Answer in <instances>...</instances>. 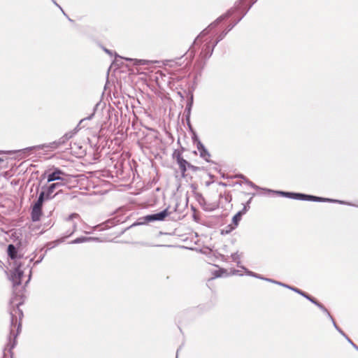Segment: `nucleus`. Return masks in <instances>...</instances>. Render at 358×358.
<instances>
[{"mask_svg": "<svg viewBox=\"0 0 358 358\" xmlns=\"http://www.w3.org/2000/svg\"><path fill=\"white\" fill-rule=\"evenodd\" d=\"M236 178H242L244 181V182H245L246 184L248 185V181H250L246 177H245L243 175H238L236 176Z\"/></svg>", "mask_w": 358, "mask_h": 358, "instance_id": "72a5a7b5", "label": "nucleus"}, {"mask_svg": "<svg viewBox=\"0 0 358 358\" xmlns=\"http://www.w3.org/2000/svg\"><path fill=\"white\" fill-rule=\"evenodd\" d=\"M79 217V215L77 213H72L66 219V221H71L73 218Z\"/></svg>", "mask_w": 358, "mask_h": 358, "instance_id": "7c9ffc66", "label": "nucleus"}, {"mask_svg": "<svg viewBox=\"0 0 358 358\" xmlns=\"http://www.w3.org/2000/svg\"><path fill=\"white\" fill-rule=\"evenodd\" d=\"M245 213H243L242 210L238 211L232 218V223L234 224V227H231V230L234 229L238 225L239 222L241 221L242 216Z\"/></svg>", "mask_w": 358, "mask_h": 358, "instance_id": "aec40b11", "label": "nucleus"}, {"mask_svg": "<svg viewBox=\"0 0 358 358\" xmlns=\"http://www.w3.org/2000/svg\"><path fill=\"white\" fill-rule=\"evenodd\" d=\"M243 268H244L247 273L248 275H251V276H253V277H257V274L255 273H253L252 271H248L247 268L243 267Z\"/></svg>", "mask_w": 358, "mask_h": 358, "instance_id": "473e14b6", "label": "nucleus"}, {"mask_svg": "<svg viewBox=\"0 0 358 358\" xmlns=\"http://www.w3.org/2000/svg\"><path fill=\"white\" fill-rule=\"evenodd\" d=\"M287 288H288V289H291V290H292V291H294V289H298V288H296V287H291V286H289H289H287Z\"/></svg>", "mask_w": 358, "mask_h": 358, "instance_id": "49530a36", "label": "nucleus"}, {"mask_svg": "<svg viewBox=\"0 0 358 358\" xmlns=\"http://www.w3.org/2000/svg\"><path fill=\"white\" fill-rule=\"evenodd\" d=\"M248 185L250 186L251 187L255 189H262L266 192H268L266 191L267 189L266 188H261L259 187V186L256 185L254 182H252V181H248Z\"/></svg>", "mask_w": 358, "mask_h": 358, "instance_id": "c85d7f7f", "label": "nucleus"}, {"mask_svg": "<svg viewBox=\"0 0 358 358\" xmlns=\"http://www.w3.org/2000/svg\"><path fill=\"white\" fill-rule=\"evenodd\" d=\"M178 352H179V349L177 350V355L178 354Z\"/></svg>", "mask_w": 358, "mask_h": 358, "instance_id": "13d9d810", "label": "nucleus"}, {"mask_svg": "<svg viewBox=\"0 0 358 358\" xmlns=\"http://www.w3.org/2000/svg\"><path fill=\"white\" fill-rule=\"evenodd\" d=\"M10 272V279L13 282V288L16 289L17 286L21 285V280L24 275L23 264L18 261L14 262V268Z\"/></svg>", "mask_w": 358, "mask_h": 358, "instance_id": "39448f33", "label": "nucleus"}, {"mask_svg": "<svg viewBox=\"0 0 358 358\" xmlns=\"http://www.w3.org/2000/svg\"><path fill=\"white\" fill-rule=\"evenodd\" d=\"M3 162V159L2 158H0V163Z\"/></svg>", "mask_w": 358, "mask_h": 358, "instance_id": "6e6d98bb", "label": "nucleus"}, {"mask_svg": "<svg viewBox=\"0 0 358 358\" xmlns=\"http://www.w3.org/2000/svg\"><path fill=\"white\" fill-rule=\"evenodd\" d=\"M266 191L268 193H273L278 195H280L284 197L296 199V200H301L305 201L306 198V194L303 193H295V192H283V191H275L272 189H266Z\"/></svg>", "mask_w": 358, "mask_h": 358, "instance_id": "6e6552de", "label": "nucleus"}, {"mask_svg": "<svg viewBox=\"0 0 358 358\" xmlns=\"http://www.w3.org/2000/svg\"><path fill=\"white\" fill-rule=\"evenodd\" d=\"M333 323L334 327L335 329L348 341L349 343L352 345V346L358 351V346L353 343V341L345 334V332L336 324V322L333 319V320H331Z\"/></svg>", "mask_w": 358, "mask_h": 358, "instance_id": "2eb2a0df", "label": "nucleus"}, {"mask_svg": "<svg viewBox=\"0 0 358 358\" xmlns=\"http://www.w3.org/2000/svg\"><path fill=\"white\" fill-rule=\"evenodd\" d=\"M252 197H251V198H250V199H249V200H248V201L244 204V206H243V209L241 210L243 211V213H246L249 210V209H250V203H251V201H252Z\"/></svg>", "mask_w": 358, "mask_h": 358, "instance_id": "bb28decb", "label": "nucleus"}, {"mask_svg": "<svg viewBox=\"0 0 358 358\" xmlns=\"http://www.w3.org/2000/svg\"><path fill=\"white\" fill-rule=\"evenodd\" d=\"M275 284H278V285H281V286H282V287H283V286H284V285H285L284 283L280 282H278V281H276Z\"/></svg>", "mask_w": 358, "mask_h": 358, "instance_id": "3c124183", "label": "nucleus"}, {"mask_svg": "<svg viewBox=\"0 0 358 358\" xmlns=\"http://www.w3.org/2000/svg\"><path fill=\"white\" fill-rule=\"evenodd\" d=\"M76 227H77V224L73 222V230L71 232H69L65 237L62 238L61 239L58 240L57 241L63 242L64 241L65 238L71 236L76 231Z\"/></svg>", "mask_w": 358, "mask_h": 358, "instance_id": "393cba45", "label": "nucleus"}, {"mask_svg": "<svg viewBox=\"0 0 358 358\" xmlns=\"http://www.w3.org/2000/svg\"><path fill=\"white\" fill-rule=\"evenodd\" d=\"M136 64H144V63H143V62H142V61H141V60H137V59H136Z\"/></svg>", "mask_w": 358, "mask_h": 358, "instance_id": "de8ad7c7", "label": "nucleus"}, {"mask_svg": "<svg viewBox=\"0 0 358 358\" xmlns=\"http://www.w3.org/2000/svg\"><path fill=\"white\" fill-rule=\"evenodd\" d=\"M46 175H47V182H53L55 180L64 181L66 180L65 176H67L64 171H62V170H60L58 168H55L53 171L51 173H48V172L45 171L42 175V177L45 178Z\"/></svg>", "mask_w": 358, "mask_h": 358, "instance_id": "423d86ee", "label": "nucleus"}, {"mask_svg": "<svg viewBox=\"0 0 358 358\" xmlns=\"http://www.w3.org/2000/svg\"><path fill=\"white\" fill-rule=\"evenodd\" d=\"M22 303V295L14 293L10 300V334L8 338V343L6 348L9 352L15 348L16 345V338L21 331V320L23 317V312L20 309V306Z\"/></svg>", "mask_w": 358, "mask_h": 358, "instance_id": "f257e3e1", "label": "nucleus"}, {"mask_svg": "<svg viewBox=\"0 0 358 358\" xmlns=\"http://www.w3.org/2000/svg\"><path fill=\"white\" fill-rule=\"evenodd\" d=\"M32 261H33V259H32V258H31V259H29V263H31Z\"/></svg>", "mask_w": 358, "mask_h": 358, "instance_id": "4d7b16f0", "label": "nucleus"}, {"mask_svg": "<svg viewBox=\"0 0 358 358\" xmlns=\"http://www.w3.org/2000/svg\"><path fill=\"white\" fill-rule=\"evenodd\" d=\"M275 284H278V285H281V286H282V287H283V286H284V285H285L284 283L280 282H278V281H276Z\"/></svg>", "mask_w": 358, "mask_h": 358, "instance_id": "8fccbe9b", "label": "nucleus"}, {"mask_svg": "<svg viewBox=\"0 0 358 358\" xmlns=\"http://www.w3.org/2000/svg\"><path fill=\"white\" fill-rule=\"evenodd\" d=\"M231 257L232 259V261L236 262L238 266H240L239 264L241 263V261H240L241 255H239L238 252H236L231 254Z\"/></svg>", "mask_w": 358, "mask_h": 358, "instance_id": "b1692460", "label": "nucleus"}, {"mask_svg": "<svg viewBox=\"0 0 358 358\" xmlns=\"http://www.w3.org/2000/svg\"><path fill=\"white\" fill-rule=\"evenodd\" d=\"M7 252L8 257L11 259L14 260V262L17 261V258L19 257L17 256V249L14 245L9 244L8 245Z\"/></svg>", "mask_w": 358, "mask_h": 358, "instance_id": "dca6fc26", "label": "nucleus"}, {"mask_svg": "<svg viewBox=\"0 0 358 358\" xmlns=\"http://www.w3.org/2000/svg\"><path fill=\"white\" fill-rule=\"evenodd\" d=\"M243 1L244 0H240L238 4L236 5L235 8L229 9L226 13L220 16L213 22L209 24L207 28L203 29L194 40L193 46L196 45L199 43L200 38L204 36H206L210 32V31L215 28L219 23L231 17L235 12L240 10L241 9V4Z\"/></svg>", "mask_w": 358, "mask_h": 358, "instance_id": "f03ea898", "label": "nucleus"}, {"mask_svg": "<svg viewBox=\"0 0 358 358\" xmlns=\"http://www.w3.org/2000/svg\"><path fill=\"white\" fill-rule=\"evenodd\" d=\"M171 212L169 211V207L159 213L147 215L138 220L137 224H144L155 221H163L166 217L170 215Z\"/></svg>", "mask_w": 358, "mask_h": 358, "instance_id": "20e7f679", "label": "nucleus"}, {"mask_svg": "<svg viewBox=\"0 0 358 358\" xmlns=\"http://www.w3.org/2000/svg\"><path fill=\"white\" fill-rule=\"evenodd\" d=\"M43 257H44V255H42L41 257H40V258L34 262V264H39L43 260Z\"/></svg>", "mask_w": 358, "mask_h": 358, "instance_id": "4c0bfd02", "label": "nucleus"}, {"mask_svg": "<svg viewBox=\"0 0 358 358\" xmlns=\"http://www.w3.org/2000/svg\"><path fill=\"white\" fill-rule=\"evenodd\" d=\"M117 57H120V59H124L128 60V61H131L132 60V59H129V58H123V57H120V56H119L118 55L116 54L115 55V59H117Z\"/></svg>", "mask_w": 358, "mask_h": 358, "instance_id": "a19ab883", "label": "nucleus"}, {"mask_svg": "<svg viewBox=\"0 0 358 358\" xmlns=\"http://www.w3.org/2000/svg\"><path fill=\"white\" fill-rule=\"evenodd\" d=\"M196 148L199 152L200 157L203 159L207 162H211L210 159L211 155L202 143H198Z\"/></svg>", "mask_w": 358, "mask_h": 358, "instance_id": "f8f14e48", "label": "nucleus"}, {"mask_svg": "<svg viewBox=\"0 0 358 358\" xmlns=\"http://www.w3.org/2000/svg\"><path fill=\"white\" fill-rule=\"evenodd\" d=\"M188 169L191 170L192 172H196L198 171H201V169H203V168L196 166L190 164Z\"/></svg>", "mask_w": 358, "mask_h": 358, "instance_id": "c756f323", "label": "nucleus"}, {"mask_svg": "<svg viewBox=\"0 0 358 358\" xmlns=\"http://www.w3.org/2000/svg\"><path fill=\"white\" fill-rule=\"evenodd\" d=\"M294 292L301 295L302 296H303L304 298H306V299H308V301H310L311 303H313L314 301V300L315 299V298H313V296H310L309 294H308L306 292L301 290V289H294Z\"/></svg>", "mask_w": 358, "mask_h": 358, "instance_id": "5701e85b", "label": "nucleus"}, {"mask_svg": "<svg viewBox=\"0 0 358 358\" xmlns=\"http://www.w3.org/2000/svg\"><path fill=\"white\" fill-rule=\"evenodd\" d=\"M97 106V105L94 107V112L88 117H85V118H83L82 119L80 122H79V124H81L83 121L86 120H91L92 118V117L94 116V112H95V110H96V107Z\"/></svg>", "mask_w": 358, "mask_h": 358, "instance_id": "2f4dec72", "label": "nucleus"}, {"mask_svg": "<svg viewBox=\"0 0 358 358\" xmlns=\"http://www.w3.org/2000/svg\"><path fill=\"white\" fill-rule=\"evenodd\" d=\"M223 272H224V270L216 271L215 272V276L217 277V278L221 277L222 276V273Z\"/></svg>", "mask_w": 358, "mask_h": 358, "instance_id": "e433bc0d", "label": "nucleus"}, {"mask_svg": "<svg viewBox=\"0 0 358 358\" xmlns=\"http://www.w3.org/2000/svg\"><path fill=\"white\" fill-rule=\"evenodd\" d=\"M257 0H255V1L249 6V8L243 13V15L244 16L247 12L248 11V10L251 8L252 5L255 2L257 1Z\"/></svg>", "mask_w": 358, "mask_h": 358, "instance_id": "37998d69", "label": "nucleus"}, {"mask_svg": "<svg viewBox=\"0 0 358 358\" xmlns=\"http://www.w3.org/2000/svg\"><path fill=\"white\" fill-rule=\"evenodd\" d=\"M217 44H215V41L211 44V41L206 43L204 44L201 48V51L200 53V57L202 59L206 60L210 57L214 50L215 47Z\"/></svg>", "mask_w": 358, "mask_h": 358, "instance_id": "1a4fd4ad", "label": "nucleus"}, {"mask_svg": "<svg viewBox=\"0 0 358 358\" xmlns=\"http://www.w3.org/2000/svg\"><path fill=\"white\" fill-rule=\"evenodd\" d=\"M305 201H317V202H332V203H339L342 204H347L345 201H340V200H336V199H326L322 197H319L316 196L306 194ZM348 205H351L350 203H348Z\"/></svg>", "mask_w": 358, "mask_h": 358, "instance_id": "9d476101", "label": "nucleus"}, {"mask_svg": "<svg viewBox=\"0 0 358 358\" xmlns=\"http://www.w3.org/2000/svg\"><path fill=\"white\" fill-rule=\"evenodd\" d=\"M64 185V184L62 182H55L50 184L48 187H42V189L45 191V196H46V200H51L57 195H59L60 193H62V190H59L55 194H53L57 188Z\"/></svg>", "mask_w": 358, "mask_h": 358, "instance_id": "0eeeda50", "label": "nucleus"}, {"mask_svg": "<svg viewBox=\"0 0 358 358\" xmlns=\"http://www.w3.org/2000/svg\"><path fill=\"white\" fill-rule=\"evenodd\" d=\"M243 17V15H242L240 18H238L237 20L234 21V22L229 24L227 29L224 31H222L217 37V39L215 40V44H217L220 41H221L222 39L224 38L226 35L241 20V19Z\"/></svg>", "mask_w": 358, "mask_h": 358, "instance_id": "9b49d317", "label": "nucleus"}, {"mask_svg": "<svg viewBox=\"0 0 358 358\" xmlns=\"http://www.w3.org/2000/svg\"><path fill=\"white\" fill-rule=\"evenodd\" d=\"M194 96L193 94H191L189 99H187L186 107L184 111V115L185 117V120L187 122H189V119L190 118L192 108L193 106Z\"/></svg>", "mask_w": 358, "mask_h": 358, "instance_id": "ddd939ff", "label": "nucleus"}, {"mask_svg": "<svg viewBox=\"0 0 358 358\" xmlns=\"http://www.w3.org/2000/svg\"><path fill=\"white\" fill-rule=\"evenodd\" d=\"M52 2H53L56 6H58L61 10H62V13H64V15H66V16L67 17V18L69 19V20L70 22H73V20H72L71 18H69V17L66 15V13L64 12V10H62V8H61V7H60L57 3V2H56L55 0H52Z\"/></svg>", "mask_w": 358, "mask_h": 358, "instance_id": "c9c22d12", "label": "nucleus"}, {"mask_svg": "<svg viewBox=\"0 0 358 358\" xmlns=\"http://www.w3.org/2000/svg\"><path fill=\"white\" fill-rule=\"evenodd\" d=\"M193 49H194V47H190V48L189 49L188 52H189L190 55H193L194 56V50Z\"/></svg>", "mask_w": 358, "mask_h": 358, "instance_id": "ea45409f", "label": "nucleus"}, {"mask_svg": "<svg viewBox=\"0 0 358 358\" xmlns=\"http://www.w3.org/2000/svg\"><path fill=\"white\" fill-rule=\"evenodd\" d=\"M177 208H178V204H176V207L174 208V211H176L177 210Z\"/></svg>", "mask_w": 358, "mask_h": 358, "instance_id": "864d4df0", "label": "nucleus"}, {"mask_svg": "<svg viewBox=\"0 0 358 358\" xmlns=\"http://www.w3.org/2000/svg\"><path fill=\"white\" fill-rule=\"evenodd\" d=\"M357 207H358V206H357Z\"/></svg>", "mask_w": 358, "mask_h": 358, "instance_id": "bf43d9fd", "label": "nucleus"}, {"mask_svg": "<svg viewBox=\"0 0 358 358\" xmlns=\"http://www.w3.org/2000/svg\"><path fill=\"white\" fill-rule=\"evenodd\" d=\"M264 280H266V281H268V282H273V283H275V282H276V281H275V280H272V279H270V278H265V279H264Z\"/></svg>", "mask_w": 358, "mask_h": 358, "instance_id": "a18cd8bd", "label": "nucleus"}, {"mask_svg": "<svg viewBox=\"0 0 358 358\" xmlns=\"http://www.w3.org/2000/svg\"><path fill=\"white\" fill-rule=\"evenodd\" d=\"M92 239V238H91V237L81 236V237H78V238L73 240L72 241L70 242V243L71 244H78V243L90 241Z\"/></svg>", "mask_w": 358, "mask_h": 358, "instance_id": "4be33fe9", "label": "nucleus"}, {"mask_svg": "<svg viewBox=\"0 0 358 358\" xmlns=\"http://www.w3.org/2000/svg\"><path fill=\"white\" fill-rule=\"evenodd\" d=\"M257 0H255V1L249 6V8L243 13V15L244 16L247 12L248 11V10L251 8L252 5L255 2L257 1Z\"/></svg>", "mask_w": 358, "mask_h": 358, "instance_id": "c03bdc74", "label": "nucleus"}, {"mask_svg": "<svg viewBox=\"0 0 358 358\" xmlns=\"http://www.w3.org/2000/svg\"><path fill=\"white\" fill-rule=\"evenodd\" d=\"M313 304L316 305L323 313L327 314V317L331 320H333V317L330 314V313L328 311V310L319 301H317L316 299L314 300L313 302Z\"/></svg>", "mask_w": 358, "mask_h": 358, "instance_id": "412c9836", "label": "nucleus"}, {"mask_svg": "<svg viewBox=\"0 0 358 358\" xmlns=\"http://www.w3.org/2000/svg\"><path fill=\"white\" fill-rule=\"evenodd\" d=\"M236 178H242L244 181V182H245L246 184L248 185V181H250L246 177H245L243 175H238L236 176Z\"/></svg>", "mask_w": 358, "mask_h": 358, "instance_id": "f704fd0d", "label": "nucleus"}, {"mask_svg": "<svg viewBox=\"0 0 358 358\" xmlns=\"http://www.w3.org/2000/svg\"><path fill=\"white\" fill-rule=\"evenodd\" d=\"M287 286H289V285H288L285 284L283 287H285L287 288Z\"/></svg>", "mask_w": 358, "mask_h": 358, "instance_id": "5fc2aeb1", "label": "nucleus"}, {"mask_svg": "<svg viewBox=\"0 0 358 358\" xmlns=\"http://www.w3.org/2000/svg\"><path fill=\"white\" fill-rule=\"evenodd\" d=\"M45 201H47L46 196H45V191L42 190L39 194L37 201L34 203L32 207L42 209Z\"/></svg>", "mask_w": 358, "mask_h": 358, "instance_id": "f3484780", "label": "nucleus"}, {"mask_svg": "<svg viewBox=\"0 0 358 358\" xmlns=\"http://www.w3.org/2000/svg\"><path fill=\"white\" fill-rule=\"evenodd\" d=\"M192 141L197 146L198 145V143H201V142L199 140L196 133L194 131H192Z\"/></svg>", "mask_w": 358, "mask_h": 358, "instance_id": "a878e982", "label": "nucleus"}, {"mask_svg": "<svg viewBox=\"0 0 358 358\" xmlns=\"http://www.w3.org/2000/svg\"><path fill=\"white\" fill-rule=\"evenodd\" d=\"M78 125L73 131L66 133L63 136L60 138V140L62 141L64 144L66 143L70 138H71L78 131Z\"/></svg>", "mask_w": 358, "mask_h": 358, "instance_id": "6ab92c4d", "label": "nucleus"}, {"mask_svg": "<svg viewBox=\"0 0 358 358\" xmlns=\"http://www.w3.org/2000/svg\"><path fill=\"white\" fill-rule=\"evenodd\" d=\"M64 145L62 141L59 139L57 141H55L53 142L49 143H44L41 145H34L28 147L22 150H19L17 151H14L13 152H22L23 154L29 155V152L31 150H55L60 147L61 145Z\"/></svg>", "mask_w": 358, "mask_h": 358, "instance_id": "7ed1b4c3", "label": "nucleus"}, {"mask_svg": "<svg viewBox=\"0 0 358 358\" xmlns=\"http://www.w3.org/2000/svg\"><path fill=\"white\" fill-rule=\"evenodd\" d=\"M187 124L188 125V127H189V130L192 132V131H194V130H193V128H192V127L191 125V123H190V118L189 119V122H187Z\"/></svg>", "mask_w": 358, "mask_h": 358, "instance_id": "58836bf2", "label": "nucleus"}, {"mask_svg": "<svg viewBox=\"0 0 358 358\" xmlns=\"http://www.w3.org/2000/svg\"><path fill=\"white\" fill-rule=\"evenodd\" d=\"M42 215V209L32 207L31 212V217L33 222H38L40 220Z\"/></svg>", "mask_w": 358, "mask_h": 358, "instance_id": "a211bd4d", "label": "nucleus"}, {"mask_svg": "<svg viewBox=\"0 0 358 358\" xmlns=\"http://www.w3.org/2000/svg\"><path fill=\"white\" fill-rule=\"evenodd\" d=\"M177 164H178L180 171L181 172L182 177L185 178L187 176L186 171L189 169V166L190 165V163L188 162L184 158H179L178 162H177Z\"/></svg>", "mask_w": 358, "mask_h": 358, "instance_id": "4468645a", "label": "nucleus"}, {"mask_svg": "<svg viewBox=\"0 0 358 358\" xmlns=\"http://www.w3.org/2000/svg\"><path fill=\"white\" fill-rule=\"evenodd\" d=\"M257 278H260V279H262V280H264L265 278H263V277H261L259 275L257 274Z\"/></svg>", "mask_w": 358, "mask_h": 358, "instance_id": "603ef678", "label": "nucleus"}, {"mask_svg": "<svg viewBox=\"0 0 358 358\" xmlns=\"http://www.w3.org/2000/svg\"><path fill=\"white\" fill-rule=\"evenodd\" d=\"M31 276V269H30V271H29V279H28L27 283L29 281Z\"/></svg>", "mask_w": 358, "mask_h": 358, "instance_id": "09e8293b", "label": "nucleus"}, {"mask_svg": "<svg viewBox=\"0 0 358 358\" xmlns=\"http://www.w3.org/2000/svg\"><path fill=\"white\" fill-rule=\"evenodd\" d=\"M173 158L176 159V162H178L179 158H183L182 153L179 150H175L173 154Z\"/></svg>", "mask_w": 358, "mask_h": 358, "instance_id": "cd10ccee", "label": "nucleus"}, {"mask_svg": "<svg viewBox=\"0 0 358 358\" xmlns=\"http://www.w3.org/2000/svg\"><path fill=\"white\" fill-rule=\"evenodd\" d=\"M103 49L104 52H106V53H108L110 55H112V52L110 50H108L106 48H103Z\"/></svg>", "mask_w": 358, "mask_h": 358, "instance_id": "79ce46f5", "label": "nucleus"}]
</instances>
